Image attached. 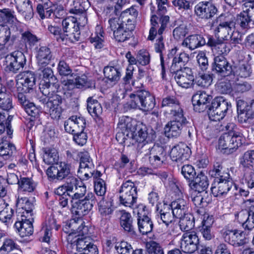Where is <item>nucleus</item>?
I'll return each mask as SVG.
<instances>
[{
  "label": "nucleus",
  "mask_w": 254,
  "mask_h": 254,
  "mask_svg": "<svg viewBox=\"0 0 254 254\" xmlns=\"http://www.w3.org/2000/svg\"><path fill=\"white\" fill-rule=\"evenodd\" d=\"M19 37V33L11 32L7 25L0 24V50H3L8 43L13 44Z\"/></svg>",
  "instance_id": "26"
},
{
  "label": "nucleus",
  "mask_w": 254,
  "mask_h": 254,
  "mask_svg": "<svg viewBox=\"0 0 254 254\" xmlns=\"http://www.w3.org/2000/svg\"><path fill=\"white\" fill-rule=\"evenodd\" d=\"M21 40L30 47L34 46L39 40V39L29 31H26L21 34Z\"/></svg>",
  "instance_id": "60"
},
{
  "label": "nucleus",
  "mask_w": 254,
  "mask_h": 254,
  "mask_svg": "<svg viewBox=\"0 0 254 254\" xmlns=\"http://www.w3.org/2000/svg\"><path fill=\"white\" fill-rule=\"evenodd\" d=\"M211 106L215 108L218 111L226 114L227 111L231 107V104L223 97H215L212 101Z\"/></svg>",
  "instance_id": "45"
},
{
  "label": "nucleus",
  "mask_w": 254,
  "mask_h": 254,
  "mask_svg": "<svg viewBox=\"0 0 254 254\" xmlns=\"http://www.w3.org/2000/svg\"><path fill=\"white\" fill-rule=\"evenodd\" d=\"M129 135L130 136L129 138L131 139L134 143H143L144 145L148 143L152 138L148 134L147 127L143 125H138L135 131Z\"/></svg>",
  "instance_id": "31"
},
{
  "label": "nucleus",
  "mask_w": 254,
  "mask_h": 254,
  "mask_svg": "<svg viewBox=\"0 0 254 254\" xmlns=\"http://www.w3.org/2000/svg\"><path fill=\"white\" fill-rule=\"evenodd\" d=\"M115 249L119 254H132L133 252L131 246L125 241L117 243Z\"/></svg>",
  "instance_id": "61"
},
{
  "label": "nucleus",
  "mask_w": 254,
  "mask_h": 254,
  "mask_svg": "<svg viewBox=\"0 0 254 254\" xmlns=\"http://www.w3.org/2000/svg\"><path fill=\"white\" fill-rule=\"evenodd\" d=\"M98 208L101 217V224L105 226L109 222L114 211L113 202L110 199L102 197L98 203Z\"/></svg>",
  "instance_id": "20"
},
{
  "label": "nucleus",
  "mask_w": 254,
  "mask_h": 254,
  "mask_svg": "<svg viewBox=\"0 0 254 254\" xmlns=\"http://www.w3.org/2000/svg\"><path fill=\"white\" fill-rule=\"evenodd\" d=\"M59 226L56 224V220L53 218H49L48 222H46V227L44 229V234L42 238V241L48 243L50 241L51 236V230L55 229L57 231Z\"/></svg>",
  "instance_id": "53"
},
{
  "label": "nucleus",
  "mask_w": 254,
  "mask_h": 254,
  "mask_svg": "<svg viewBox=\"0 0 254 254\" xmlns=\"http://www.w3.org/2000/svg\"><path fill=\"white\" fill-rule=\"evenodd\" d=\"M138 15V11L137 7L132 6L130 8L124 11L122 15L127 18L126 23L127 24H133L135 26V20Z\"/></svg>",
  "instance_id": "55"
},
{
  "label": "nucleus",
  "mask_w": 254,
  "mask_h": 254,
  "mask_svg": "<svg viewBox=\"0 0 254 254\" xmlns=\"http://www.w3.org/2000/svg\"><path fill=\"white\" fill-rule=\"evenodd\" d=\"M199 243V238L195 232H186L180 240V247L184 253L192 254L197 250Z\"/></svg>",
  "instance_id": "14"
},
{
  "label": "nucleus",
  "mask_w": 254,
  "mask_h": 254,
  "mask_svg": "<svg viewBox=\"0 0 254 254\" xmlns=\"http://www.w3.org/2000/svg\"><path fill=\"white\" fill-rule=\"evenodd\" d=\"M52 90L53 89H48L46 87V88H43L41 92L48 98L46 104L47 108L49 109L51 117L53 119L58 120L60 118L62 113V108L61 106L62 98Z\"/></svg>",
  "instance_id": "6"
},
{
  "label": "nucleus",
  "mask_w": 254,
  "mask_h": 254,
  "mask_svg": "<svg viewBox=\"0 0 254 254\" xmlns=\"http://www.w3.org/2000/svg\"><path fill=\"white\" fill-rule=\"evenodd\" d=\"M166 108L168 109L165 111V114L167 117L184 114L183 110L177 99L175 100V103H172V104H170Z\"/></svg>",
  "instance_id": "58"
},
{
  "label": "nucleus",
  "mask_w": 254,
  "mask_h": 254,
  "mask_svg": "<svg viewBox=\"0 0 254 254\" xmlns=\"http://www.w3.org/2000/svg\"><path fill=\"white\" fill-rule=\"evenodd\" d=\"M12 118V116H8L6 118L4 114L0 112V135L3 133L6 129L9 138H12L13 129H11V121Z\"/></svg>",
  "instance_id": "43"
},
{
  "label": "nucleus",
  "mask_w": 254,
  "mask_h": 254,
  "mask_svg": "<svg viewBox=\"0 0 254 254\" xmlns=\"http://www.w3.org/2000/svg\"><path fill=\"white\" fill-rule=\"evenodd\" d=\"M247 11V9L245 7L244 3L243 4V11L238 15L237 19L238 24L242 29L250 28L249 23L252 21Z\"/></svg>",
  "instance_id": "54"
},
{
  "label": "nucleus",
  "mask_w": 254,
  "mask_h": 254,
  "mask_svg": "<svg viewBox=\"0 0 254 254\" xmlns=\"http://www.w3.org/2000/svg\"><path fill=\"white\" fill-rule=\"evenodd\" d=\"M169 21L170 17L168 15L158 16L155 14H152L150 19L151 27L149 30L147 39L153 41L157 35H163L167 28Z\"/></svg>",
  "instance_id": "8"
},
{
  "label": "nucleus",
  "mask_w": 254,
  "mask_h": 254,
  "mask_svg": "<svg viewBox=\"0 0 254 254\" xmlns=\"http://www.w3.org/2000/svg\"><path fill=\"white\" fill-rule=\"evenodd\" d=\"M209 183L207 177L201 172L190 181L189 184L190 188L198 192L205 190L208 187Z\"/></svg>",
  "instance_id": "33"
},
{
  "label": "nucleus",
  "mask_w": 254,
  "mask_h": 254,
  "mask_svg": "<svg viewBox=\"0 0 254 254\" xmlns=\"http://www.w3.org/2000/svg\"><path fill=\"white\" fill-rule=\"evenodd\" d=\"M13 108L12 96L6 87L0 83V109L9 111Z\"/></svg>",
  "instance_id": "36"
},
{
  "label": "nucleus",
  "mask_w": 254,
  "mask_h": 254,
  "mask_svg": "<svg viewBox=\"0 0 254 254\" xmlns=\"http://www.w3.org/2000/svg\"><path fill=\"white\" fill-rule=\"evenodd\" d=\"M189 60V56L185 52L178 54L174 60L172 61L171 69L173 71L183 68L184 66Z\"/></svg>",
  "instance_id": "42"
},
{
  "label": "nucleus",
  "mask_w": 254,
  "mask_h": 254,
  "mask_svg": "<svg viewBox=\"0 0 254 254\" xmlns=\"http://www.w3.org/2000/svg\"><path fill=\"white\" fill-rule=\"evenodd\" d=\"M161 205V208H159L158 211L160 214V219L166 226H168L173 221L175 216H173L172 209L170 205L164 203Z\"/></svg>",
  "instance_id": "41"
},
{
  "label": "nucleus",
  "mask_w": 254,
  "mask_h": 254,
  "mask_svg": "<svg viewBox=\"0 0 254 254\" xmlns=\"http://www.w3.org/2000/svg\"><path fill=\"white\" fill-rule=\"evenodd\" d=\"M252 202L248 212L241 211L238 215V219L242 224L243 228L248 230L254 228V201Z\"/></svg>",
  "instance_id": "30"
},
{
  "label": "nucleus",
  "mask_w": 254,
  "mask_h": 254,
  "mask_svg": "<svg viewBox=\"0 0 254 254\" xmlns=\"http://www.w3.org/2000/svg\"><path fill=\"white\" fill-rule=\"evenodd\" d=\"M14 226L21 237L31 236L33 233V227L30 219H22L15 223Z\"/></svg>",
  "instance_id": "35"
},
{
  "label": "nucleus",
  "mask_w": 254,
  "mask_h": 254,
  "mask_svg": "<svg viewBox=\"0 0 254 254\" xmlns=\"http://www.w3.org/2000/svg\"><path fill=\"white\" fill-rule=\"evenodd\" d=\"M105 77L110 82L116 83L120 79L121 73L120 69L114 66H106L104 68Z\"/></svg>",
  "instance_id": "44"
},
{
  "label": "nucleus",
  "mask_w": 254,
  "mask_h": 254,
  "mask_svg": "<svg viewBox=\"0 0 254 254\" xmlns=\"http://www.w3.org/2000/svg\"><path fill=\"white\" fill-rule=\"evenodd\" d=\"M212 82V77L210 74H203L196 77L195 83L199 86L206 88L210 86Z\"/></svg>",
  "instance_id": "62"
},
{
  "label": "nucleus",
  "mask_w": 254,
  "mask_h": 254,
  "mask_svg": "<svg viewBox=\"0 0 254 254\" xmlns=\"http://www.w3.org/2000/svg\"><path fill=\"white\" fill-rule=\"evenodd\" d=\"M35 73L31 71H25L17 76V88L19 92H29L35 85Z\"/></svg>",
  "instance_id": "15"
},
{
  "label": "nucleus",
  "mask_w": 254,
  "mask_h": 254,
  "mask_svg": "<svg viewBox=\"0 0 254 254\" xmlns=\"http://www.w3.org/2000/svg\"><path fill=\"white\" fill-rule=\"evenodd\" d=\"M175 79L181 87L189 88L194 84V76L191 69L188 67H184L175 71Z\"/></svg>",
  "instance_id": "18"
},
{
  "label": "nucleus",
  "mask_w": 254,
  "mask_h": 254,
  "mask_svg": "<svg viewBox=\"0 0 254 254\" xmlns=\"http://www.w3.org/2000/svg\"><path fill=\"white\" fill-rule=\"evenodd\" d=\"M6 68L9 71L16 73L22 68L25 63L26 58L21 51H15L5 57Z\"/></svg>",
  "instance_id": "16"
},
{
  "label": "nucleus",
  "mask_w": 254,
  "mask_h": 254,
  "mask_svg": "<svg viewBox=\"0 0 254 254\" xmlns=\"http://www.w3.org/2000/svg\"><path fill=\"white\" fill-rule=\"evenodd\" d=\"M71 166L65 162H58L49 167L46 174L50 181H62L71 174Z\"/></svg>",
  "instance_id": "9"
},
{
  "label": "nucleus",
  "mask_w": 254,
  "mask_h": 254,
  "mask_svg": "<svg viewBox=\"0 0 254 254\" xmlns=\"http://www.w3.org/2000/svg\"><path fill=\"white\" fill-rule=\"evenodd\" d=\"M206 44V41L202 35L193 34L185 38L182 43V45L192 51Z\"/></svg>",
  "instance_id": "34"
},
{
  "label": "nucleus",
  "mask_w": 254,
  "mask_h": 254,
  "mask_svg": "<svg viewBox=\"0 0 254 254\" xmlns=\"http://www.w3.org/2000/svg\"><path fill=\"white\" fill-rule=\"evenodd\" d=\"M238 121L241 123H247L254 119V100L245 101L241 98L236 99Z\"/></svg>",
  "instance_id": "10"
},
{
  "label": "nucleus",
  "mask_w": 254,
  "mask_h": 254,
  "mask_svg": "<svg viewBox=\"0 0 254 254\" xmlns=\"http://www.w3.org/2000/svg\"><path fill=\"white\" fill-rule=\"evenodd\" d=\"M145 147L149 150L150 154L157 155V156L160 157L159 159L161 158L162 160L167 159V152L162 146L154 145L151 147L149 144H147Z\"/></svg>",
  "instance_id": "59"
},
{
  "label": "nucleus",
  "mask_w": 254,
  "mask_h": 254,
  "mask_svg": "<svg viewBox=\"0 0 254 254\" xmlns=\"http://www.w3.org/2000/svg\"><path fill=\"white\" fill-rule=\"evenodd\" d=\"M64 179L66 181L64 185L66 188V190H67V193L73 191L74 189L80 184V182L76 178L73 176L72 173L69 177L65 178Z\"/></svg>",
  "instance_id": "63"
},
{
  "label": "nucleus",
  "mask_w": 254,
  "mask_h": 254,
  "mask_svg": "<svg viewBox=\"0 0 254 254\" xmlns=\"http://www.w3.org/2000/svg\"><path fill=\"white\" fill-rule=\"evenodd\" d=\"M119 200L121 204L132 207L136 203L137 187L130 180L124 182L119 190Z\"/></svg>",
  "instance_id": "5"
},
{
  "label": "nucleus",
  "mask_w": 254,
  "mask_h": 254,
  "mask_svg": "<svg viewBox=\"0 0 254 254\" xmlns=\"http://www.w3.org/2000/svg\"><path fill=\"white\" fill-rule=\"evenodd\" d=\"M16 206L19 208H22L25 211L27 214H30L32 216V212L34 208L33 204L26 197L17 195Z\"/></svg>",
  "instance_id": "49"
},
{
  "label": "nucleus",
  "mask_w": 254,
  "mask_h": 254,
  "mask_svg": "<svg viewBox=\"0 0 254 254\" xmlns=\"http://www.w3.org/2000/svg\"><path fill=\"white\" fill-rule=\"evenodd\" d=\"M88 227L82 223L78 227L76 232L69 234L67 241L79 252L87 254H98L97 246L93 244L88 235Z\"/></svg>",
  "instance_id": "1"
},
{
  "label": "nucleus",
  "mask_w": 254,
  "mask_h": 254,
  "mask_svg": "<svg viewBox=\"0 0 254 254\" xmlns=\"http://www.w3.org/2000/svg\"><path fill=\"white\" fill-rule=\"evenodd\" d=\"M235 125L233 123H229L225 127L228 132L222 135L218 140V148L224 153L230 154L236 150L242 144V134L238 131H235Z\"/></svg>",
  "instance_id": "2"
},
{
  "label": "nucleus",
  "mask_w": 254,
  "mask_h": 254,
  "mask_svg": "<svg viewBox=\"0 0 254 254\" xmlns=\"http://www.w3.org/2000/svg\"><path fill=\"white\" fill-rule=\"evenodd\" d=\"M16 18L14 11L9 8L0 9V23L13 22Z\"/></svg>",
  "instance_id": "57"
},
{
  "label": "nucleus",
  "mask_w": 254,
  "mask_h": 254,
  "mask_svg": "<svg viewBox=\"0 0 254 254\" xmlns=\"http://www.w3.org/2000/svg\"><path fill=\"white\" fill-rule=\"evenodd\" d=\"M190 148L184 143H181L173 147L170 156L173 161L183 162L187 160L190 154Z\"/></svg>",
  "instance_id": "25"
},
{
  "label": "nucleus",
  "mask_w": 254,
  "mask_h": 254,
  "mask_svg": "<svg viewBox=\"0 0 254 254\" xmlns=\"http://www.w3.org/2000/svg\"><path fill=\"white\" fill-rule=\"evenodd\" d=\"M216 7L208 1H201L194 7V12L196 15L202 19H209L216 13Z\"/></svg>",
  "instance_id": "23"
},
{
  "label": "nucleus",
  "mask_w": 254,
  "mask_h": 254,
  "mask_svg": "<svg viewBox=\"0 0 254 254\" xmlns=\"http://www.w3.org/2000/svg\"><path fill=\"white\" fill-rule=\"evenodd\" d=\"M129 96V106L132 109H139L143 111H149L155 107V97L148 91L139 89L133 91Z\"/></svg>",
  "instance_id": "3"
},
{
  "label": "nucleus",
  "mask_w": 254,
  "mask_h": 254,
  "mask_svg": "<svg viewBox=\"0 0 254 254\" xmlns=\"http://www.w3.org/2000/svg\"><path fill=\"white\" fill-rule=\"evenodd\" d=\"M87 109L89 113L94 117H98L102 112V108L97 100L90 97L87 100Z\"/></svg>",
  "instance_id": "48"
},
{
  "label": "nucleus",
  "mask_w": 254,
  "mask_h": 254,
  "mask_svg": "<svg viewBox=\"0 0 254 254\" xmlns=\"http://www.w3.org/2000/svg\"><path fill=\"white\" fill-rule=\"evenodd\" d=\"M172 120L169 122L164 127V132L168 137L179 136L183 126L187 123L184 114L168 116Z\"/></svg>",
  "instance_id": "12"
},
{
  "label": "nucleus",
  "mask_w": 254,
  "mask_h": 254,
  "mask_svg": "<svg viewBox=\"0 0 254 254\" xmlns=\"http://www.w3.org/2000/svg\"><path fill=\"white\" fill-rule=\"evenodd\" d=\"M80 158V165L77 171L78 176L83 180H87L93 176L94 165L87 152L77 153Z\"/></svg>",
  "instance_id": "13"
},
{
  "label": "nucleus",
  "mask_w": 254,
  "mask_h": 254,
  "mask_svg": "<svg viewBox=\"0 0 254 254\" xmlns=\"http://www.w3.org/2000/svg\"><path fill=\"white\" fill-rule=\"evenodd\" d=\"M36 58L38 67L47 66L53 59L51 49L46 46L36 48Z\"/></svg>",
  "instance_id": "28"
},
{
  "label": "nucleus",
  "mask_w": 254,
  "mask_h": 254,
  "mask_svg": "<svg viewBox=\"0 0 254 254\" xmlns=\"http://www.w3.org/2000/svg\"><path fill=\"white\" fill-rule=\"evenodd\" d=\"M86 186L82 185V182H80V184L74 189L73 191L67 194L71 197V200L75 201L82 199L81 198L86 195Z\"/></svg>",
  "instance_id": "56"
},
{
  "label": "nucleus",
  "mask_w": 254,
  "mask_h": 254,
  "mask_svg": "<svg viewBox=\"0 0 254 254\" xmlns=\"http://www.w3.org/2000/svg\"><path fill=\"white\" fill-rule=\"evenodd\" d=\"M241 183L249 189L254 188V172L252 171L245 172L241 179Z\"/></svg>",
  "instance_id": "64"
},
{
  "label": "nucleus",
  "mask_w": 254,
  "mask_h": 254,
  "mask_svg": "<svg viewBox=\"0 0 254 254\" xmlns=\"http://www.w3.org/2000/svg\"><path fill=\"white\" fill-rule=\"evenodd\" d=\"M157 38L155 44V51L160 53V58L161 66V74L163 78H165L166 75V69L169 66V62L165 61L164 58L162 54V51L165 49V45L163 42V35H157Z\"/></svg>",
  "instance_id": "37"
},
{
  "label": "nucleus",
  "mask_w": 254,
  "mask_h": 254,
  "mask_svg": "<svg viewBox=\"0 0 254 254\" xmlns=\"http://www.w3.org/2000/svg\"><path fill=\"white\" fill-rule=\"evenodd\" d=\"M178 218L180 219L179 226L182 231L188 232L194 227V218L190 213H189Z\"/></svg>",
  "instance_id": "46"
},
{
  "label": "nucleus",
  "mask_w": 254,
  "mask_h": 254,
  "mask_svg": "<svg viewBox=\"0 0 254 254\" xmlns=\"http://www.w3.org/2000/svg\"><path fill=\"white\" fill-rule=\"evenodd\" d=\"M240 164L245 169L254 168V150L246 151L240 159Z\"/></svg>",
  "instance_id": "51"
},
{
  "label": "nucleus",
  "mask_w": 254,
  "mask_h": 254,
  "mask_svg": "<svg viewBox=\"0 0 254 254\" xmlns=\"http://www.w3.org/2000/svg\"><path fill=\"white\" fill-rule=\"evenodd\" d=\"M108 22L116 41L124 42L131 37L132 31L135 28L133 24H127L119 18H111Z\"/></svg>",
  "instance_id": "4"
},
{
  "label": "nucleus",
  "mask_w": 254,
  "mask_h": 254,
  "mask_svg": "<svg viewBox=\"0 0 254 254\" xmlns=\"http://www.w3.org/2000/svg\"><path fill=\"white\" fill-rule=\"evenodd\" d=\"M222 236L224 241L235 247H240L248 243L245 234L238 230H223Z\"/></svg>",
  "instance_id": "17"
},
{
  "label": "nucleus",
  "mask_w": 254,
  "mask_h": 254,
  "mask_svg": "<svg viewBox=\"0 0 254 254\" xmlns=\"http://www.w3.org/2000/svg\"><path fill=\"white\" fill-rule=\"evenodd\" d=\"M38 70L41 71L40 75L42 77L39 87L41 91H42L43 88H46V87L48 89H53L56 78L54 75L52 69L47 66L44 67H38Z\"/></svg>",
  "instance_id": "24"
},
{
  "label": "nucleus",
  "mask_w": 254,
  "mask_h": 254,
  "mask_svg": "<svg viewBox=\"0 0 254 254\" xmlns=\"http://www.w3.org/2000/svg\"><path fill=\"white\" fill-rule=\"evenodd\" d=\"M227 177L224 178L214 179L211 187V192L215 197L225 196L231 188V182L227 180Z\"/></svg>",
  "instance_id": "21"
},
{
  "label": "nucleus",
  "mask_w": 254,
  "mask_h": 254,
  "mask_svg": "<svg viewBox=\"0 0 254 254\" xmlns=\"http://www.w3.org/2000/svg\"><path fill=\"white\" fill-rule=\"evenodd\" d=\"M15 150L14 145L7 140L6 137H3L1 139L0 142V156L7 159L12 156Z\"/></svg>",
  "instance_id": "40"
},
{
  "label": "nucleus",
  "mask_w": 254,
  "mask_h": 254,
  "mask_svg": "<svg viewBox=\"0 0 254 254\" xmlns=\"http://www.w3.org/2000/svg\"><path fill=\"white\" fill-rule=\"evenodd\" d=\"M43 161L47 164H54L58 162L59 153L54 148H45L43 149Z\"/></svg>",
  "instance_id": "47"
},
{
  "label": "nucleus",
  "mask_w": 254,
  "mask_h": 254,
  "mask_svg": "<svg viewBox=\"0 0 254 254\" xmlns=\"http://www.w3.org/2000/svg\"><path fill=\"white\" fill-rule=\"evenodd\" d=\"M169 205L175 218H181L182 216L189 213V202L186 199L178 198L172 201Z\"/></svg>",
  "instance_id": "29"
},
{
  "label": "nucleus",
  "mask_w": 254,
  "mask_h": 254,
  "mask_svg": "<svg viewBox=\"0 0 254 254\" xmlns=\"http://www.w3.org/2000/svg\"><path fill=\"white\" fill-rule=\"evenodd\" d=\"M122 215L120 217L121 225L125 231L134 233V227L132 225V221L131 215L129 213L125 211L121 212Z\"/></svg>",
  "instance_id": "50"
},
{
  "label": "nucleus",
  "mask_w": 254,
  "mask_h": 254,
  "mask_svg": "<svg viewBox=\"0 0 254 254\" xmlns=\"http://www.w3.org/2000/svg\"><path fill=\"white\" fill-rule=\"evenodd\" d=\"M74 80L72 79L73 83L77 88H95V85L94 83L90 82L87 81V77L85 75H81V76H76L74 78ZM71 79L68 80L69 83Z\"/></svg>",
  "instance_id": "52"
},
{
  "label": "nucleus",
  "mask_w": 254,
  "mask_h": 254,
  "mask_svg": "<svg viewBox=\"0 0 254 254\" xmlns=\"http://www.w3.org/2000/svg\"><path fill=\"white\" fill-rule=\"evenodd\" d=\"M95 196L92 192H88L82 199L71 200L72 214L77 218L87 215L92 209Z\"/></svg>",
  "instance_id": "7"
},
{
  "label": "nucleus",
  "mask_w": 254,
  "mask_h": 254,
  "mask_svg": "<svg viewBox=\"0 0 254 254\" xmlns=\"http://www.w3.org/2000/svg\"><path fill=\"white\" fill-rule=\"evenodd\" d=\"M36 185L33 180L27 177L20 178L18 184L17 195H22L34 191Z\"/></svg>",
  "instance_id": "39"
},
{
  "label": "nucleus",
  "mask_w": 254,
  "mask_h": 254,
  "mask_svg": "<svg viewBox=\"0 0 254 254\" xmlns=\"http://www.w3.org/2000/svg\"><path fill=\"white\" fill-rule=\"evenodd\" d=\"M16 9L26 21L30 20L33 16L32 2L30 0H15Z\"/></svg>",
  "instance_id": "32"
},
{
  "label": "nucleus",
  "mask_w": 254,
  "mask_h": 254,
  "mask_svg": "<svg viewBox=\"0 0 254 254\" xmlns=\"http://www.w3.org/2000/svg\"><path fill=\"white\" fill-rule=\"evenodd\" d=\"M225 21L221 22L214 30L216 37L222 40H228L231 33L235 30V22L232 15Z\"/></svg>",
  "instance_id": "19"
},
{
  "label": "nucleus",
  "mask_w": 254,
  "mask_h": 254,
  "mask_svg": "<svg viewBox=\"0 0 254 254\" xmlns=\"http://www.w3.org/2000/svg\"><path fill=\"white\" fill-rule=\"evenodd\" d=\"M138 213L137 224L138 230L142 235H146L152 232L153 224L151 218L147 215H139Z\"/></svg>",
  "instance_id": "38"
},
{
  "label": "nucleus",
  "mask_w": 254,
  "mask_h": 254,
  "mask_svg": "<svg viewBox=\"0 0 254 254\" xmlns=\"http://www.w3.org/2000/svg\"><path fill=\"white\" fill-rule=\"evenodd\" d=\"M212 69L219 75L222 77L229 76L232 72L231 65L223 55L214 58Z\"/></svg>",
  "instance_id": "22"
},
{
  "label": "nucleus",
  "mask_w": 254,
  "mask_h": 254,
  "mask_svg": "<svg viewBox=\"0 0 254 254\" xmlns=\"http://www.w3.org/2000/svg\"><path fill=\"white\" fill-rule=\"evenodd\" d=\"M77 17L69 16L62 21L63 32L67 38L72 42L78 41L80 38V31L77 22Z\"/></svg>",
  "instance_id": "11"
},
{
  "label": "nucleus",
  "mask_w": 254,
  "mask_h": 254,
  "mask_svg": "<svg viewBox=\"0 0 254 254\" xmlns=\"http://www.w3.org/2000/svg\"><path fill=\"white\" fill-rule=\"evenodd\" d=\"M212 99V96L204 91H198L193 95L192 103L194 109L198 112H203L207 107V104Z\"/></svg>",
  "instance_id": "27"
}]
</instances>
